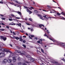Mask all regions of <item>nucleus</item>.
Wrapping results in <instances>:
<instances>
[{
  "instance_id": "9",
  "label": "nucleus",
  "mask_w": 65,
  "mask_h": 65,
  "mask_svg": "<svg viewBox=\"0 0 65 65\" xmlns=\"http://www.w3.org/2000/svg\"><path fill=\"white\" fill-rule=\"evenodd\" d=\"M47 38H49L50 39V40H52V41H53V42H55V41H56V40H52V39H51V38H49V37H49L47 36Z\"/></svg>"
},
{
  "instance_id": "17",
  "label": "nucleus",
  "mask_w": 65,
  "mask_h": 65,
  "mask_svg": "<svg viewBox=\"0 0 65 65\" xmlns=\"http://www.w3.org/2000/svg\"><path fill=\"white\" fill-rule=\"evenodd\" d=\"M13 1H15V2H16V3H18V4H20V2H18V1H16L15 0H13Z\"/></svg>"
},
{
  "instance_id": "49",
  "label": "nucleus",
  "mask_w": 65,
  "mask_h": 65,
  "mask_svg": "<svg viewBox=\"0 0 65 65\" xmlns=\"http://www.w3.org/2000/svg\"><path fill=\"white\" fill-rule=\"evenodd\" d=\"M42 17H41V18H40V19H41L42 20H44V19H42Z\"/></svg>"
},
{
  "instance_id": "3",
  "label": "nucleus",
  "mask_w": 65,
  "mask_h": 65,
  "mask_svg": "<svg viewBox=\"0 0 65 65\" xmlns=\"http://www.w3.org/2000/svg\"><path fill=\"white\" fill-rule=\"evenodd\" d=\"M59 44H60L61 46L64 47V48H65V44L64 43H59Z\"/></svg>"
},
{
  "instance_id": "8",
  "label": "nucleus",
  "mask_w": 65,
  "mask_h": 65,
  "mask_svg": "<svg viewBox=\"0 0 65 65\" xmlns=\"http://www.w3.org/2000/svg\"><path fill=\"white\" fill-rule=\"evenodd\" d=\"M54 64H56L57 65H60V64L59 63H58L57 62H54Z\"/></svg>"
},
{
  "instance_id": "45",
  "label": "nucleus",
  "mask_w": 65,
  "mask_h": 65,
  "mask_svg": "<svg viewBox=\"0 0 65 65\" xmlns=\"http://www.w3.org/2000/svg\"><path fill=\"white\" fill-rule=\"evenodd\" d=\"M26 24L27 25H30V24H29L28 23H26Z\"/></svg>"
},
{
  "instance_id": "24",
  "label": "nucleus",
  "mask_w": 65,
  "mask_h": 65,
  "mask_svg": "<svg viewBox=\"0 0 65 65\" xmlns=\"http://www.w3.org/2000/svg\"><path fill=\"white\" fill-rule=\"evenodd\" d=\"M30 30H31V31H34V29H33L32 28H30Z\"/></svg>"
},
{
  "instance_id": "2",
  "label": "nucleus",
  "mask_w": 65,
  "mask_h": 65,
  "mask_svg": "<svg viewBox=\"0 0 65 65\" xmlns=\"http://www.w3.org/2000/svg\"><path fill=\"white\" fill-rule=\"evenodd\" d=\"M14 53H16V54H17V53H18V54L19 53L20 54H22V55H25V54L21 52V51L20 50L17 51L16 50V49H15V52Z\"/></svg>"
},
{
  "instance_id": "59",
  "label": "nucleus",
  "mask_w": 65,
  "mask_h": 65,
  "mask_svg": "<svg viewBox=\"0 0 65 65\" xmlns=\"http://www.w3.org/2000/svg\"><path fill=\"white\" fill-rule=\"evenodd\" d=\"M17 48L18 49H20V47L18 46H17Z\"/></svg>"
},
{
  "instance_id": "19",
  "label": "nucleus",
  "mask_w": 65,
  "mask_h": 65,
  "mask_svg": "<svg viewBox=\"0 0 65 65\" xmlns=\"http://www.w3.org/2000/svg\"><path fill=\"white\" fill-rule=\"evenodd\" d=\"M11 16H12V17H14L15 18V16H14V14H11Z\"/></svg>"
},
{
  "instance_id": "18",
  "label": "nucleus",
  "mask_w": 65,
  "mask_h": 65,
  "mask_svg": "<svg viewBox=\"0 0 65 65\" xmlns=\"http://www.w3.org/2000/svg\"><path fill=\"white\" fill-rule=\"evenodd\" d=\"M26 57H27V58H29V59H31V58H30V56L29 55H27Z\"/></svg>"
},
{
  "instance_id": "34",
  "label": "nucleus",
  "mask_w": 65,
  "mask_h": 65,
  "mask_svg": "<svg viewBox=\"0 0 65 65\" xmlns=\"http://www.w3.org/2000/svg\"><path fill=\"white\" fill-rule=\"evenodd\" d=\"M22 30H21L20 31V32H22V33H24V31H23V29H22Z\"/></svg>"
},
{
  "instance_id": "1",
  "label": "nucleus",
  "mask_w": 65,
  "mask_h": 65,
  "mask_svg": "<svg viewBox=\"0 0 65 65\" xmlns=\"http://www.w3.org/2000/svg\"><path fill=\"white\" fill-rule=\"evenodd\" d=\"M1 50L3 51V52H8L10 53H11L9 57H13V60L14 62H15L17 61V59H16V56H19V55L18 54H15L14 55V54L11 53V51L7 49L2 48L1 49Z\"/></svg>"
},
{
  "instance_id": "25",
  "label": "nucleus",
  "mask_w": 65,
  "mask_h": 65,
  "mask_svg": "<svg viewBox=\"0 0 65 65\" xmlns=\"http://www.w3.org/2000/svg\"><path fill=\"white\" fill-rule=\"evenodd\" d=\"M41 52H42V53H44V50H43V49H41Z\"/></svg>"
},
{
  "instance_id": "60",
  "label": "nucleus",
  "mask_w": 65,
  "mask_h": 65,
  "mask_svg": "<svg viewBox=\"0 0 65 65\" xmlns=\"http://www.w3.org/2000/svg\"><path fill=\"white\" fill-rule=\"evenodd\" d=\"M26 35H27V36H28V34L27 33H26L25 34Z\"/></svg>"
},
{
  "instance_id": "4",
  "label": "nucleus",
  "mask_w": 65,
  "mask_h": 65,
  "mask_svg": "<svg viewBox=\"0 0 65 65\" xmlns=\"http://www.w3.org/2000/svg\"><path fill=\"white\" fill-rule=\"evenodd\" d=\"M38 26H39L40 28H41V29H44V28H43V27H44V26L43 25L41 24H39L38 25Z\"/></svg>"
},
{
  "instance_id": "7",
  "label": "nucleus",
  "mask_w": 65,
  "mask_h": 65,
  "mask_svg": "<svg viewBox=\"0 0 65 65\" xmlns=\"http://www.w3.org/2000/svg\"><path fill=\"white\" fill-rule=\"evenodd\" d=\"M1 38H2V39H3V40H4V41H5V40H6V37H4L3 36H1Z\"/></svg>"
},
{
  "instance_id": "23",
  "label": "nucleus",
  "mask_w": 65,
  "mask_h": 65,
  "mask_svg": "<svg viewBox=\"0 0 65 65\" xmlns=\"http://www.w3.org/2000/svg\"><path fill=\"white\" fill-rule=\"evenodd\" d=\"M24 8H26V9H28V8L26 6H24Z\"/></svg>"
},
{
  "instance_id": "38",
  "label": "nucleus",
  "mask_w": 65,
  "mask_h": 65,
  "mask_svg": "<svg viewBox=\"0 0 65 65\" xmlns=\"http://www.w3.org/2000/svg\"><path fill=\"white\" fill-rule=\"evenodd\" d=\"M30 36L31 37H34V36L33 35H31Z\"/></svg>"
},
{
  "instance_id": "36",
  "label": "nucleus",
  "mask_w": 65,
  "mask_h": 65,
  "mask_svg": "<svg viewBox=\"0 0 65 65\" xmlns=\"http://www.w3.org/2000/svg\"><path fill=\"white\" fill-rule=\"evenodd\" d=\"M23 42L24 43H25L26 42V41L25 40H24L23 41Z\"/></svg>"
},
{
  "instance_id": "15",
  "label": "nucleus",
  "mask_w": 65,
  "mask_h": 65,
  "mask_svg": "<svg viewBox=\"0 0 65 65\" xmlns=\"http://www.w3.org/2000/svg\"><path fill=\"white\" fill-rule=\"evenodd\" d=\"M15 12H17V13H18L20 15H22V14L21 13V12H20L19 11H15Z\"/></svg>"
},
{
  "instance_id": "27",
  "label": "nucleus",
  "mask_w": 65,
  "mask_h": 65,
  "mask_svg": "<svg viewBox=\"0 0 65 65\" xmlns=\"http://www.w3.org/2000/svg\"><path fill=\"white\" fill-rule=\"evenodd\" d=\"M15 18H16L17 19H21V18H20V17H15Z\"/></svg>"
},
{
  "instance_id": "21",
  "label": "nucleus",
  "mask_w": 65,
  "mask_h": 65,
  "mask_svg": "<svg viewBox=\"0 0 65 65\" xmlns=\"http://www.w3.org/2000/svg\"><path fill=\"white\" fill-rule=\"evenodd\" d=\"M38 16H39V17H40V18H43V17L41 16V15H37Z\"/></svg>"
},
{
  "instance_id": "11",
  "label": "nucleus",
  "mask_w": 65,
  "mask_h": 65,
  "mask_svg": "<svg viewBox=\"0 0 65 65\" xmlns=\"http://www.w3.org/2000/svg\"><path fill=\"white\" fill-rule=\"evenodd\" d=\"M29 60H30V61L31 62H34V61H35V59H31L30 58Z\"/></svg>"
},
{
  "instance_id": "42",
  "label": "nucleus",
  "mask_w": 65,
  "mask_h": 65,
  "mask_svg": "<svg viewBox=\"0 0 65 65\" xmlns=\"http://www.w3.org/2000/svg\"><path fill=\"white\" fill-rule=\"evenodd\" d=\"M61 19H62V20H64V19H65V18L62 17L61 18Z\"/></svg>"
},
{
  "instance_id": "62",
  "label": "nucleus",
  "mask_w": 65,
  "mask_h": 65,
  "mask_svg": "<svg viewBox=\"0 0 65 65\" xmlns=\"http://www.w3.org/2000/svg\"><path fill=\"white\" fill-rule=\"evenodd\" d=\"M28 30H31V28H28Z\"/></svg>"
},
{
  "instance_id": "35",
  "label": "nucleus",
  "mask_w": 65,
  "mask_h": 65,
  "mask_svg": "<svg viewBox=\"0 0 65 65\" xmlns=\"http://www.w3.org/2000/svg\"><path fill=\"white\" fill-rule=\"evenodd\" d=\"M9 21H12V19H9Z\"/></svg>"
},
{
  "instance_id": "61",
  "label": "nucleus",
  "mask_w": 65,
  "mask_h": 65,
  "mask_svg": "<svg viewBox=\"0 0 65 65\" xmlns=\"http://www.w3.org/2000/svg\"><path fill=\"white\" fill-rule=\"evenodd\" d=\"M0 15H1V16H2V17H3L4 16L2 14H1Z\"/></svg>"
},
{
  "instance_id": "63",
  "label": "nucleus",
  "mask_w": 65,
  "mask_h": 65,
  "mask_svg": "<svg viewBox=\"0 0 65 65\" xmlns=\"http://www.w3.org/2000/svg\"><path fill=\"white\" fill-rule=\"evenodd\" d=\"M23 37H25V38L26 37V36H23Z\"/></svg>"
},
{
  "instance_id": "16",
  "label": "nucleus",
  "mask_w": 65,
  "mask_h": 65,
  "mask_svg": "<svg viewBox=\"0 0 65 65\" xmlns=\"http://www.w3.org/2000/svg\"><path fill=\"white\" fill-rule=\"evenodd\" d=\"M18 65H22V63H21V62H19L18 63Z\"/></svg>"
},
{
  "instance_id": "50",
  "label": "nucleus",
  "mask_w": 65,
  "mask_h": 65,
  "mask_svg": "<svg viewBox=\"0 0 65 65\" xmlns=\"http://www.w3.org/2000/svg\"><path fill=\"white\" fill-rule=\"evenodd\" d=\"M0 3H1V4H3V3L2 2H0Z\"/></svg>"
},
{
  "instance_id": "5",
  "label": "nucleus",
  "mask_w": 65,
  "mask_h": 65,
  "mask_svg": "<svg viewBox=\"0 0 65 65\" xmlns=\"http://www.w3.org/2000/svg\"><path fill=\"white\" fill-rule=\"evenodd\" d=\"M5 53H0V58H2L4 56Z\"/></svg>"
},
{
  "instance_id": "40",
  "label": "nucleus",
  "mask_w": 65,
  "mask_h": 65,
  "mask_svg": "<svg viewBox=\"0 0 65 65\" xmlns=\"http://www.w3.org/2000/svg\"><path fill=\"white\" fill-rule=\"evenodd\" d=\"M10 4H12V5H14V3H10Z\"/></svg>"
},
{
  "instance_id": "20",
  "label": "nucleus",
  "mask_w": 65,
  "mask_h": 65,
  "mask_svg": "<svg viewBox=\"0 0 65 65\" xmlns=\"http://www.w3.org/2000/svg\"><path fill=\"white\" fill-rule=\"evenodd\" d=\"M22 45L24 47V48H26V45H25L23 44Z\"/></svg>"
},
{
  "instance_id": "56",
  "label": "nucleus",
  "mask_w": 65,
  "mask_h": 65,
  "mask_svg": "<svg viewBox=\"0 0 65 65\" xmlns=\"http://www.w3.org/2000/svg\"><path fill=\"white\" fill-rule=\"evenodd\" d=\"M23 65H27L25 63H24L23 64Z\"/></svg>"
},
{
  "instance_id": "6",
  "label": "nucleus",
  "mask_w": 65,
  "mask_h": 65,
  "mask_svg": "<svg viewBox=\"0 0 65 65\" xmlns=\"http://www.w3.org/2000/svg\"><path fill=\"white\" fill-rule=\"evenodd\" d=\"M7 62V59H5L3 61L2 63L3 64H6Z\"/></svg>"
},
{
  "instance_id": "22",
  "label": "nucleus",
  "mask_w": 65,
  "mask_h": 65,
  "mask_svg": "<svg viewBox=\"0 0 65 65\" xmlns=\"http://www.w3.org/2000/svg\"><path fill=\"white\" fill-rule=\"evenodd\" d=\"M47 7L49 8H51V7L50 5L47 6Z\"/></svg>"
},
{
  "instance_id": "37",
  "label": "nucleus",
  "mask_w": 65,
  "mask_h": 65,
  "mask_svg": "<svg viewBox=\"0 0 65 65\" xmlns=\"http://www.w3.org/2000/svg\"><path fill=\"white\" fill-rule=\"evenodd\" d=\"M27 12H28L30 11L29 10V9H27Z\"/></svg>"
},
{
  "instance_id": "10",
  "label": "nucleus",
  "mask_w": 65,
  "mask_h": 65,
  "mask_svg": "<svg viewBox=\"0 0 65 65\" xmlns=\"http://www.w3.org/2000/svg\"><path fill=\"white\" fill-rule=\"evenodd\" d=\"M13 38H14L15 39H16L17 40H18L20 39V38L18 37H12Z\"/></svg>"
},
{
  "instance_id": "51",
  "label": "nucleus",
  "mask_w": 65,
  "mask_h": 65,
  "mask_svg": "<svg viewBox=\"0 0 65 65\" xmlns=\"http://www.w3.org/2000/svg\"><path fill=\"white\" fill-rule=\"evenodd\" d=\"M44 36H47V35L46 34H45L44 35Z\"/></svg>"
},
{
  "instance_id": "43",
  "label": "nucleus",
  "mask_w": 65,
  "mask_h": 65,
  "mask_svg": "<svg viewBox=\"0 0 65 65\" xmlns=\"http://www.w3.org/2000/svg\"><path fill=\"white\" fill-rule=\"evenodd\" d=\"M29 38H30V39H32V37H30V36H29Z\"/></svg>"
},
{
  "instance_id": "26",
  "label": "nucleus",
  "mask_w": 65,
  "mask_h": 65,
  "mask_svg": "<svg viewBox=\"0 0 65 65\" xmlns=\"http://www.w3.org/2000/svg\"><path fill=\"white\" fill-rule=\"evenodd\" d=\"M0 30H1V31H4V30H5V29H0Z\"/></svg>"
},
{
  "instance_id": "13",
  "label": "nucleus",
  "mask_w": 65,
  "mask_h": 65,
  "mask_svg": "<svg viewBox=\"0 0 65 65\" xmlns=\"http://www.w3.org/2000/svg\"><path fill=\"white\" fill-rule=\"evenodd\" d=\"M7 61L8 63H11V61H12V60L10 59H8Z\"/></svg>"
},
{
  "instance_id": "14",
  "label": "nucleus",
  "mask_w": 65,
  "mask_h": 65,
  "mask_svg": "<svg viewBox=\"0 0 65 65\" xmlns=\"http://www.w3.org/2000/svg\"><path fill=\"white\" fill-rule=\"evenodd\" d=\"M9 25H15V24L14 23H11L9 24Z\"/></svg>"
},
{
  "instance_id": "55",
  "label": "nucleus",
  "mask_w": 65,
  "mask_h": 65,
  "mask_svg": "<svg viewBox=\"0 0 65 65\" xmlns=\"http://www.w3.org/2000/svg\"><path fill=\"white\" fill-rule=\"evenodd\" d=\"M6 27H7V28H8V29H9V26H6Z\"/></svg>"
},
{
  "instance_id": "39",
  "label": "nucleus",
  "mask_w": 65,
  "mask_h": 65,
  "mask_svg": "<svg viewBox=\"0 0 65 65\" xmlns=\"http://www.w3.org/2000/svg\"><path fill=\"white\" fill-rule=\"evenodd\" d=\"M57 15H61V14L59 13H57Z\"/></svg>"
},
{
  "instance_id": "30",
  "label": "nucleus",
  "mask_w": 65,
  "mask_h": 65,
  "mask_svg": "<svg viewBox=\"0 0 65 65\" xmlns=\"http://www.w3.org/2000/svg\"><path fill=\"white\" fill-rule=\"evenodd\" d=\"M19 41H23V39H20Z\"/></svg>"
},
{
  "instance_id": "33",
  "label": "nucleus",
  "mask_w": 65,
  "mask_h": 65,
  "mask_svg": "<svg viewBox=\"0 0 65 65\" xmlns=\"http://www.w3.org/2000/svg\"><path fill=\"white\" fill-rule=\"evenodd\" d=\"M1 19L3 20H5V18H2Z\"/></svg>"
},
{
  "instance_id": "53",
  "label": "nucleus",
  "mask_w": 65,
  "mask_h": 65,
  "mask_svg": "<svg viewBox=\"0 0 65 65\" xmlns=\"http://www.w3.org/2000/svg\"><path fill=\"white\" fill-rule=\"evenodd\" d=\"M22 37L21 36H20V39H22Z\"/></svg>"
},
{
  "instance_id": "41",
  "label": "nucleus",
  "mask_w": 65,
  "mask_h": 65,
  "mask_svg": "<svg viewBox=\"0 0 65 65\" xmlns=\"http://www.w3.org/2000/svg\"><path fill=\"white\" fill-rule=\"evenodd\" d=\"M20 59H21V58H20V57H19L18 58V61H20Z\"/></svg>"
},
{
  "instance_id": "47",
  "label": "nucleus",
  "mask_w": 65,
  "mask_h": 65,
  "mask_svg": "<svg viewBox=\"0 0 65 65\" xmlns=\"http://www.w3.org/2000/svg\"><path fill=\"white\" fill-rule=\"evenodd\" d=\"M13 35H16L15 34V33L14 32H13Z\"/></svg>"
},
{
  "instance_id": "29",
  "label": "nucleus",
  "mask_w": 65,
  "mask_h": 65,
  "mask_svg": "<svg viewBox=\"0 0 65 65\" xmlns=\"http://www.w3.org/2000/svg\"><path fill=\"white\" fill-rule=\"evenodd\" d=\"M61 14H62V15H65V13L63 12H62L61 13Z\"/></svg>"
},
{
  "instance_id": "54",
  "label": "nucleus",
  "mask_w": 65,
  "mask_h": 65,
  "mask_svg": "<svg viewBox=\"0 0 65 65\" xmlns=\"http://www.w3.org/2000/svg\"><path fill=\"white\" fill-rule=\"evenodd\" d=\"M13 5H14V6H17L16 5H17V4H14Z\"/></svg>"
},
{
  "instance_id": "46",
  "label": "nucleus",
  "mask_w": 65,
  "mask_h": 65,
  "mask_svg": "<svg viewBox=\"0 0 65 65\" xmlns=\"http://www.w3.org/2000/svg\"><path fill=\"white\" fill-rule=\"evenodd\" d=\"M39 40H40V41H42V39H39Z\"/></svg>"
},
{
  "instance_id": "52",
  "label": "nucleus",
  "mask_w": 65,
  "mask_h": 65,
  "mask_svg": "<svg viewBox=\"0 0 65 65\" xmlns=\"http://www.w3.org/2000/svg\"><path fill=\"white\" fill-rule=\"evenodd\" d=\"M1 25H5V24L3 23H2Z\"/></svg>"
},
{
  "instance_id": "28",
  "label": "nucleus",
  "mask_w": 65,
  "mask_h": 65,
  "mask_svg": "<svg viewBox=\"0 0 65 65\" xmlns=\"http://www.w3.org/2000/svg\"><path fill=\"white\" fill-rule=\"evenodd\" d=\"M34 12L35 13H37L38 12V11L36 10H35L34 11Z\"/></svg>"
},
{
  "instance_id": "58",
  "label": "nucleus",
  "mask_w": 65,
  "mask_h": 65,
  "mask_svg": "<svg viewBox=\"0 0 65 65\" xmlns=\"http://www.w3.org/2000/svg\"><path fill=\"white\" fill-rule=\"evenodd\" d=\"M10 46H11V47H12V45L11 44H10Z\"/></svg>"
},
{
  "instance_id": "64",
  "label": "nucleus",
  "mask_w": 65,
  "mask_h": 65,
  "mask_svg": "<svg viewBox=\"0 0 65 65\" xmlns=\"http://www.w3.org/2000/svg\"><path fill=\"white\" fill-rule=\"evenodd\" d=\"M47 33H49V32H48V30H47Z\"/></svg>"
},
{
  "instance_id": "12",
  "label": "nucleus",
  "mask_w": 65,
  "mask_h": 65,
  "mask_svg": "<svg viewBox=\"0 0 65 65\" xmlns=\"http://www.w3.org/2000/svg\"><path fill=\"white\" fill-rule=\"evenodd\" d=\"M43 17L44 18H46L47 19H48V17H47V16L46 15H43Z\"/></svg>"
},
{
  "instance_id": "31",
  "label": "nucleus",
  "mask_w": 65,
  "mask_h": 65,
  "mask_svg": "<svg viewBox=\"0 0 65 65\" xmlns=\"http://www.w3.org/2000/svg\"><path fill=\"white\" fill-rule=\"evenodd\" d=\"M29 21H32V19H31V18H30L29 19Z\"/></svg>"
},
{
  "instance_id": "48",
  "label": "nucleus",
  "mask_w": 65,
  "mask_h": 65,
  "mask_svg": "<svg viewBox=\"0 0 65 65\" xmlns=\"http://www.w3.org/2000/svg\"><path fill=\"white\" fill-rule=\"evenodd\" d=\"M25 62L27 63H30V62H28L27 61H26Z\"/></svg>"
},
{
  "instance_id": "32",
  "label": "nucleus",
  "mask_w": 65,
  "mask_h": 65,
  "mask_svg": "<svg viewBox=\"0 0 65 65\" xmlns=\"http://www.w3.org/2000/svg\"><path fill=\"white\" fill-rule=\"evenodd\" d=\"M37 43H40V41H37Z\"/></svg>"
},
{
  "instance_id": "57",
  "label": "nucleus",
  "mask_w": 65,
  "mask_h": 65,
  "mask_svg": "<svg viewBox=\"0 0 65 65\" xmlns=\"http://www.w3.org/2000/svg\"><path fill=\"white\" fill-rule=\"evenodd\" d=\"M62 60H63V61H64L65 62V60L64 59H63Z\"/></svg>"
},
{
  "instance_id": "44",
  "label": "nucleus",
  "mask_w": 65,
  "mask_h": 65,
  "mask_svg": "<svg viewBox=\"0 0 65 65\" xmlns=\"http://www.w3.org/2000/svg\"><path fill=\"white\" fill-rule=\"evenodd\" d=\"M29 12V13L31 14V13H32V12H31V11H29V12Z\"/></svg>"
}]
</instances>
